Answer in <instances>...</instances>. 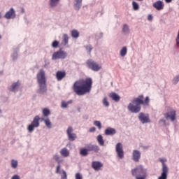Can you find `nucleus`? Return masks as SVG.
I'll list each match as a JSON object with an SVG mask.
<instances>
[{"label": "nucleus", "instance_id": "1", "mask_svg": "<svg viewBox=\"0 0 179 179\" xmlns=\"http://www.w3.org/2000/svg\"><path fill=\"white\" fill-rule=\"evenodd\" d=\"M93 80L90 78H81L76 80L73 85L72 89L77 96H85L92 92Z\"/></svg>", "mask_w": 179, "mask_h": 179}, {"label": "nucleus", "instance_id": "2", "mask_svg": "<svg viewBox=\"0 0 179 179\" xmlns=\"http://www.w3.org/2000/svg\"><path fill=\"white\" fill-rule=\"evenodd\" d=\"M149 96H146L143 101V95H140L137 98H134L132 103H130L127 107L129 111L131 113H137L141 111V104H149Z\"/></svg>", "mask_w": 179, "mask_h": 179}, {"label": "nucleus", "instance_id": "3", "mask_svg": "<svg viewBox=\"0 0 179 179\" xmlns=\"http://www.w3.org/2000/svg\"><path fill=\"white\" fill-rule=\"evenodd\" d=\"M36 79L39 89L38 93L43 94L47 92V79L45 78V72L44 70L41 69L39 73H37Z\"/></svg>", "mask_w": 179, "mask_h": 179}, {"label": "nucleus", "instance_id": "4", "mask_svg": "<svg viewBox=\"0 0 179 179\" xmlns=\"http://www.w3.org/2000/svg\"><path fill=\"white\" fill-rule=\"evenodd\" d=\"M132 176H136V179H145L146 173L143 168L141 166H138L137 168L131 170Z\"/></svg>", "mask_w": 179, "mask_h": 179}, {"label": "nucleus", "instance_id": "5", "mask_svg": "<svg viewBox=\"0 0 179 179\" xmlns=\"http://www.w3.org/2000/svg\"><path fill=\"white\" fill-rule=\"evenodd\" d=\"M40 127V116L36 115L34 117L31 124L28 126L29 132H33L34 131V128H38Z\"/></svg>", "mask_w": 179, "mask_h": 179}, {"label": "nucleus", "instance_id": "6", "mask_svg": "<svg viewBox=\"0 0 179 179\" xmlns=\"http://www.w3.org/2000/svg\"><path fill=\"white\" fill-rule=\"evenodd\" d=\"M159 161L162 164V173L161 176L158 178V179H167V173H169V168L167 167V165L164 164V162H166V159H159Z\"/></svg>", "mask_w": 179, "mask_h": 179}, {"label": "nucleus", "instance_id": "7", "mask_svg": "<svg viewBox=\"0 0 179 179\" xmlns=\"http://www.w3.org/2000/svg\"><path fill=\"white\" fill-rule=\"evenodd\" d=\"M87 65L90 68V69H92V71H94L95 72H97L98 71H100L101 69V66L99 64H97L96 62L89 59L87 61Z\"/></svg>", "mask_w": 179, "mask_h": 179}, {"label": "nucleus", "instance_id": "8", "mask_svg": "<svg viewBox=\"0 0 179 179\" xmlns=\"http://www.w3.org/2000/svg\"><path fill=\"white\" fill-rule=\"evenodd\" d=\"M68 54L64 50H58L52 55V59H65Z\"/></svg>", "mask_w": 179, "mask_h": 179}, {"label": "nucleus", "instance_id": "9", "mask_svg": "<svg viewBox=\"0 0 179 179\" xmlns=\"http://www.w3.org/2000/svg\"><path fill=\"white\" fill-rule=\"evenodd\" d=\"M73 129L72 127H69L66 130V134L68 135L69 141H71V142H73L78 136H76V134L73 133Z\"/></svg>", "mask_w": 179, "mask_h": 179}, {"label": "nucleus", "instance_id": "10", "mask_svg": "<svg viewBox=\"0 0 179 179\" xmlns=\"http://www.w3.org/2000/svg\"><path fill=\"white\" fill-rule=\"evenodd\" d=\"M115 149L118 157H120V159H122L124 157V150L122 149V144L118 143L116 145Z\"/></svg>", "mask_w": 179, "mask_h": 179}, {"label": "nucleus", "instance_id": "11", "mask_svg": "<svg viewBox=\"0 0 179 179\" xmlns=\"http://www.w3.org/2000/svg\"><path fill=\"white\" fill-rule=\"evenodd\" d=\"M176 110H172L164 114V117L166 120H171V121H176Z\"/></svg>", "mask_w": 179, "mask_h": 179}, {"label": "nucleus", "instance_id": "12", "mask_svg": "<svg viewBox=\"0 0 179 179\" xmlns=\"http://www.w3.org/2000/svg\"><path fill=\"white\" fill-rule=\"evenodd\" d=\"M138 118L143 124L150 122V120H149V115H145V113H141L138 115Z\"/></svg>", "mask_w": 179, "mask_h": 179}, {"label": "nucleus", "instance_id": "13", "mask_svg": "<svg viewBox=\"0 0 179 179\" xmlns=\"http://www.w3.org/2000/svg\"><path fill=\"white\" fill-rule=\"evenodd\" d=\"M92 167L96 171H99V170H101V167H103V163L98 161H94L92 163Z\"/></svg>", "mask_w": 179, "mask_h": 179}, {"label": "nucleus", "instance_id": "14", "mask_svg": "<svg viewBox=\"0 0 179 179\" xmlns=\"http://www.w3.org/2000/svg\"><path fill=\"white\" fill-rule=\"evenodd\" d=\"M16 16V14H15V9L13 8H10L9 11H8L5 15L4 17L6 19H15Z\"/></svg>", "mask_w": 179, "mask_h": 179}, {"label": "nucleus", "instance_id": "15", "mask_svg": "<svg viewBox=\"0 0 179 179\" xmlns=\"http://www.w3.org/2000/svg\"><path fill=\"white\" fill-rule=\"evenodd\" d=\"M152 6L153 8L157 9V10H162V9H164V4L162 1H157L155 3L152 4Z\"/></svg>", "mask_w": 179, "mask_h": 179}, {"label": "nucleus", "instance_id": "16", "mask_svg": "<svg viewBox=\"0 0 179 179\" xmlns=\"http://www.w3.org/2000/svg\"><path fill=\"white\" fill-rule=\"evenodd\" d=\"M19 87H20V82L17 81L16 83H13L9 88L10 92H17L19 90Z\"/></svg>", "mask_w": 179, "mask_h": 179}, {"label": "nucleus", "instance_id": "17", "mask_svg": "<svg viewBox=\"0 0 179 179\" xmlns=\"http://www.w3.org/2000/svg\"><path fill=\"white\" fill-rule=\"evenodd\" d=\"M86 148L88 152H95V153H97L100 150V148L97 145H93L92 144L87 145Z\"/></svg>", "mask_w": 179, "mask_h": 179}, {"label": "nucleus", "instance_id": "18", "mask_svg": "<svg viewBox=\"0 0 179 179\" xmlns=\"http://www.w3.org/2000/svg\"><path fill=\"white\" fill-rule=\"evenodd\" d=\"M139 159H141V152L136 150H133L132 159L134 160V162H139Z\"/></svg>", "mask_w": 179, "mask_h": 179}, {"label": "nucleus", "instance_id": "19", "mask_svg": "<svg viewBox=\"0 0 179 179\" xmlns=\"http://www.w3.org/2000/svg\"><path fill=\"white\" fill-rule=\"evenodd\" d=\"M108 96L112 99V100H113V101H115L116 103H118V101H120V100L121 99V97L120 96V95H118L117 93L115 92H111L109 94Z\"/></svg>", "mask_w": 179, "mask_h": 179}, {"label": "nucleus", "instance_id": "20", "mask_svg": "<svg viewBox=\"0 0 179 179\" xmlns=\"http://www.w3.org/2000/svg\"><path fill=\"white\" fill-rule=\"evenodd\" d=\"M65 76H66V73L65 71H58L56 73V78L59 81L62 80Z\"/></svg>", "mask_w": 179, "mask_h": 179}, {"label": "nucleus", "instance_id": "21", "mask_svg": "<svg viewBox=\"0 0 179 179\" xmlns=\"http://www.w3.org/2000/svg\"><path fill=\"white\" fill-rule=\"evenodd\" d=\"M117 134V131L114 128L108 127L105 130V135H115Z\"/></svg>", "mask_w": 179, "mask_h": 179}, {"label": "nucleus", "instance_id": "22", "mask_svg": "<svg viewBox=\"0 0 179 179\" xmlns=\"http://www.w3.org/2000/svg\"><path fill=\"white\" fill-rule=\"evenodd\" d=\"M96 141L100 146H104V139H103V136L101 134L98 135L96 137Z\"/></svg>", "mask_w": 179, "mask_h": 179}, {"label": "nucleus", "instance_id": "23", "mask_svg": "<svg viewBox=\"0 0 179 179\" xmlns=\"http://www.w3.org/2000/svg\"><path fill=\"white\" fill-rule=\"evenodd\" d=\"M60 155H62L63 157H68V156H69V151L66 148H63L60 150Z\"/></svg>", "mask_w": 179, "mask_h": 179}, {"label": "nucleus", "instance_id": "24", "mask_svg": "<svg viewBox=\"0 0 179 179\" xmlns=\"http://www.w3.org/2000/svg\"><path fill=\"white\" fill-rule=\"evenodd\" d=\"M42 114H43V117H45L47 118L48 117V115H50V114H51V111L50 110V109L45 108L42 110Z\"/></svg>", "mask_w": 179, "mask_h": 179}, {"label": "nucleus", "instance_id": "25", "mask_svg": "<svg viewBox=\"0 0 179 179\" xmlns=\"http://www.w3.org/2000/svg\"><path fill=\"white\" fill-rule=\"evenodd\" d=\"M69 41V37L68 36V34H64L63 35L62 44H64V45H66V44H68Z\"/></svg>", "mask_w": 179, "mask_h": 179}, {"label": "nucleus", "instance_id": "26", "mask_svg": "<svg viewBox=\"0 0 179 179\" xmlns=\"http://www.w3.org/2000/svg\"><path fill=\"white\" fill-rule=\"evenodd\" d=\"M41 121H44V122L48 128H51V121L50 120L49 118L44 119V117H41Z\"/></svg>", "mask_w": 179, "mask_h": 179}, {"label": "nucleus", "instance_id": "27", "mask_svg": "<svg viewBox=\"0 0 179 179\" xmlns=\"http://www.w3.org/2000/svg\"><path fill=\"white\" fill-rule=\"evenodd\" d=\"M88 150L87 148H81L80 150V155L81 156H87V155H89V152H88Z\"/></svg>", "mask_w": 179, "mask_h": 179}, {"label": "nucleus", "instance_id": "28", "mask_svg": "<svg viewBox=\"0 0 179 179\" xmlns=\"http://www.w3.org/2000/svg\"><path fill=\"white\" fill-rule=\"evenodd\" d=\"M69 104H72V100H70L69 101H62V108H66Z\"/></svg>", "mask_w": 179, "mask_h": 179}, {"label": "nucleus", "instance_id": "29", "mask_svg": "<svg viewBox=\"0 0 179 179\" xmlns=\"http://www.w3.org/2000/svg\"><path fill=\"white\" fill-rule=\"evenodd\" d=\"M71 37H73V38H78V37H79V31H78L76 29L72 30Z\"/></svg>", "mask_w": 179, "mask_h": 179}, {"label": "nucleus", "instance_id": "30", "mask_svg": "<svg viewBox=\"0 0 179 179\" xmlns=\"http://www.w3.org/2000/svg\"><path fill=\"white\" fill-rule=\"evenodd\" d=\"M128 50L127 49V47H123L122 50H120V55L121 57H125L127 55Z\"/></svg>", "mask_w": 179, "mask_h": 179}, {"label": "nucleus", "instance_id": "31", "mask_svg": "<svg viewBox=\"0 0 179 179\" xmlns=\"http://www.w3.org/2000/svg\"><path fill=\"white\" fill-rule=\"evenodd\" d=\"M58 2H59V0H50V6H52V8L57 6V5H58Z\"/></svg>", "mask_w": 179, "mask_h": 179}, {"label": "nucleus", "instance_id": "32", "mask_svg": "<svg viewBox=\"0 0 179 179\" xmlns=\"http://www.w3.org/2000/svg\"><path fill=\"white\" fill-rule=\"evenodd\" d=\"M132 6H133V9L134 10H139V4L136 3V1H133L132 2Z\"/></svg>", "mask_w": 179, "mask_h": 179}, {"label": "nucleus", "instance_id": "33", "mask_svg": "<svg viewBox=\"0 0 179 179\" xmlns=\"http://www.w3.org/2000/svg\"><path fill=\"white\" fill-rule=\"evenodd\" d=\"M11 167L13 169H16L17 167V161L15 159L11 160Z\"/></svg>", "mask_w": 179, "mask_h": 179}, {"label": "nucleus", "instance_id": "34", "mask_svg": "<svg viewBox=\"0 0 179 179\" xmlns=\"http://www.w3.org/2000/svg\"><path fill=\"white\" fill-rule=\"evenodd\" d=\"M103 104L105 106V107H108L110 106V103L107 100V97L103 98Z\"/></svg>", "mask_w": 179, "mask_h": 179}, {"label": "nucleus", "instance_id": "35", "mask_svg": "<svg viewBox=\"0 0 179 179\" xmlns=\"http://www.w3.org/2000/svg\"><path fill=\"white\" fill-rule=\"evenodd\" d=\"M94 125H95V127H97L99 129H101V122H100V121H94Z\"/></svg>", "mask_w": 179, "mask_h": 179}, {"label": "nucleus", "instance_id": "36", "mask_svg": "<svg viewBox=\"0 0 179 179\" xmlns=\"http://www.w3.org/2000/svg\"><path fill=\"white\" fill-rule=\"evenodd\" d=\"M122 31L123 33H128V31H129V28L127 24H124Z\"/></svg>", "mask_w": 179, "mask_h": 179}, {"label": "nucleus", "instance_id": "37", "mask_svg": "<svg viewBox=\"0 0 179 179\" xmlns=\"http://www.w3.org/2000/svg\"><path fill=\"white\" fill-rule=\"evenodd\" d=\"M85 48H86L87 51L89 52V54H90V52H92V50H93V47L92 46V45H86Z\"/></svg>", "mask_w": 179, "mask_h": 179}, {"label": "nucleus", "instance_id": "38", "mask_svg": "<svg viewBox=\"0 0 179 179\" xmlns=\"http://www.w3.org/2000/svg\"><path fill=\"white\" fill-rule=\"evenodd\" d=\"M59 44V42H58L57 41H55L52 43V47H53V48H57V47H58Z\"/></svg>", "mask_w": 179, "mask_h": 179}, {"label": "nucleus", "instance_id": "39", "mask_svg": "<svg viewBox=\"0 0 179 179\" xmlns=\"http://www.w3.org/2000/svg\"><path fill=\"white\" fill-rule=\"evenodd\" d=\"M53 159L57 162V163H61V159L59 158V156L58 155H54Z\"/></svg>", "mask_w": 179, "mask_h": 179}, {"label": "nucleus", "instance_id": "40", "mask_svg": "<svg viewBox=\"0 0 179 179\" xmlns=\"http://www.w3.org/2000/svg\"><path fill=\"white\" fill-rule=\"evenodd\" d=\"M178 82H179V76H177L176 77H175L173 80V83L174 85H177Z\"/></svg>", "mask_w": 179, "mask_h": 179}, {"label": "nucleus", "instance_id": "41", "mask_svg": "<svg viewBox=\"0 0 179 179\" xmlns=\"http://www.w3.org/2000/svg\"><path fill=\"white\" fill-rule=\"evenodd\" d=\"M62 179H68L66 172L65 171H62Z\"/></svg>", "mask_w": 179, "mask_h": 179}, {"label": "nucleus", "instance_id": "42", "mask_svg": "<svg viewBox=\"0 0 179 179\" xmlns=\"http://www.w3.org/2000/svg\"><path fill=\"white\" fill-rule=\"evenodd\" d=\"M76 179H83V178L82 177V175H80V173H77L76 174Z\"/></svg>", "mask_w": 179, "mask_h": 179}, {"label": "nucleus", "instance_id": "43", "mask_svg": "<svg viewBox=\"0 0 179 179\" xmlns=\"http://www.w3.org/2000/svg\"><path fill=\"white\" fill-rule=\"evenodd\" d=\"M59 170H61V166H60V165H58V166H57L56 173H59Z\"/></svg>", "mask_w": 179, "mask_h": 179}, {"label": "nucleus", "instance_id": "44", "mask_svg": "<svg viewBox=\"0 0 179 179\" xmlns=\"http://www.w3.org/2000/svg\"><path fill=\"white\" fill-rule=\"evenodd\" d=\"M90 132H96V127H91L90 129Z\"/></svg>", "mask_w": 179, "mask_h": 179}, {"label": "nucleus", "instance_id": "45", "mask_svg": "<svg viewBox=\"0 0 179 179\" xmlns=\"http://www.w3.org/2000/svg\"><path fill=\"white\" fill-rule=\"evenodd\" d=\"M11 179H20V177H19L17 175H15L12 177Z\"/></svg>", "mask_w": 179, "mask_h": 179}, {"label": "nucleus", "instance_id": "46", "mask_svg": "<svg viewBox=\"0 0 179 179\" xmlns=\"http://www.w3.org/2000/svg\"><path fill=\"white\" fill-rule=\"evenodd\" d=\"M148 20H153V16H152V15H149L148 17Z\"/></svg>", "mask_w": 179, "mask_h": 179}, {"label": "nucleus", "instance_id": "47", "mask_svg": "<svg viewBox=\"0 0 179 179\" xmlns=\"http://www.w3.org/2000/svg\"><path fill=\"white\" fill-rule=\"evenodd\" d=\"M171 1H173V0H165V2H166V3H170V2H171Z\"/></svg>", "mask_w": 179, "mask_h": 179}, {"label": "nucleus", "instance_id": "48", "mask_svg": "<svg viewBox=\"0 0 179 179\" xmlns=\"http://www.w3.org/2000/svg\"><path fill=\"white\" fill-rule=\"evenodd\" d=\"M77 3H82V0H77Z\"/></svg>", "mask_w": 179, "mask_h": 179}, {"label": "nucleus", "instance_id": "49", "mask_svg": "<svg viewBox=\"0 0 179 179\" xmlns=\"http://www.w3.org/2000/svg\"><path fill=\"white\" fill-rule=\"evenodd\" d=\"M137 1H140V2H142V1H143V0H137Z\"/></svg>", "mask_w": 179, "mask_h": 179}, {"label": "nucleus", "instance_id": "50", "mask_svg": "<svg viewBox=\"0 0 179 179\" xmlns=\"http://www.w3.org/2000/svg\"><path fill=\"white\" fill-rule=\"evenodd\" d=\"M0 38H2V36H0Z\"/></svg>", "mask_w": 179, "mask_h": 179}, {"label": "nucleus", "instance_id": "51", "mask_svg": "<svg viewBox=\"0 0 179 179\" xmlns=\"http://www.w3.org/2000/svg\"><path fill=\"white\" fill-rule=\"evenodd\" d=\"M0 17H1V14H0Z\"/></svg>", "mask_w": 179, "mask_h": 179}, {"label": "nucleus", "instance_id": "52", "mask_svg": "<svg viewBox=\"0 0 179 179\" xmlns=\"http://www.w3.org/2000/svg\"><path fill=\"white\" fill-rule=\"evenodd\" d=\"M1 110H0V113H1Z\"/></svg>", "mask_w": 179, "mask_h": 179}]
</instances>
